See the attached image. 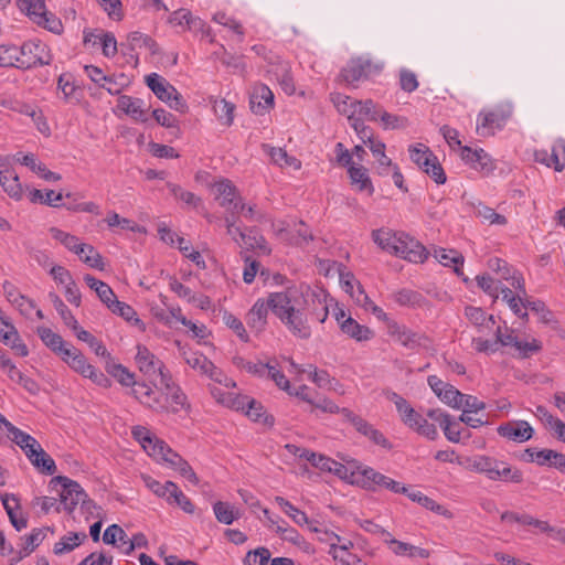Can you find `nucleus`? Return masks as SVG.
<instances>
[{"label":"nucleus","instance_id":"obj_25","mask_svg":"<svg viewBox=\"0 0 565 565\" xmlns=\"http://www.w3.org/2000/svg\"><path fill=\"white\" fill-rule=\"evenodd\" d=\"M387 334L407 349H414L420 345L422 340H424L422 334L413 332L407 327L396 321H387Z\"/></svg>","mask_w":565,"mask_h":565},{"label":"nucleus","instance_id":"obj_5","mask_svg":"<svg viewBox=\"0 0 565 565\" xmlns=\"http://www.w3.org/2000/svg\"><path fill=\"white\" fill-rule=\"evenodd\" d=\"M472 470L483 473L488 479L520 483L522 473L508 463L487 456H476L470 463Z\"/></svg>","mask_w":565,"mask_h":565},{"label":"nucleus","instance_id":"obj_45","mask_svg":"<svg viewBox=\"0 0 565 565\" xmlns=\"http://www.w3.org/2000/svg\"><path fill=\"white\" fill-rule=\"evenodd\" d=\"M76 255L87 266L98 269V270L105 269L104 258L93 245L84 243L83 245H81Z\"/></svg>","mask_w":565,"mask_h":565},{"label":"nucleus","instance_id":"obj_26","mask_svg":"<svg viewBox=\"0 0 565 565\" xmlns=\"http://www.w3.org/2000/svg\"><path fill=\"white\" fill-rule=\"evenodd\" d=\"M250 109L256 115H264L274 106V94L269 87L264 84H257L253 87L250 99Z\"/></svg>","mask_w":565,"mask_h":565},{"label":"nucleus","instance_id":"obj_19","mask_svg":"<svg viewBox=\"0 0 565 565\" xmlns=\"http://www.w3.org/2000/svg\"><path fill=\"white\" fill-rule=\"evenodd\" d=\"M396 256L411 263H424L428 256L426 248L416 239L404 232H399Z\"/></svg>","mask_w":565,"mask_h":565},{"label":"nucleus","instance_id":"obj_35","mask_svg":"<svg viewBox=\"0 0 565 565\" xmlns=\"http://www.w3.org/2000/svg\"><path fill=\"white\" fill-rule=\"evenodd\" d=\"M374 243L383 250L396 256L399 232L390 228H379L372 232Z\"/></svg>","mask_w":565,"mask_h":565},{"label":"nucleus","instance_id":"obj_23","mask_svg":"<svg viewBox=\"0 0 565 565\" xmlns=\"http://www.w3.org/2000/svg\"><path fill=\"white\" fill-rule=\"evenodd\" d=\"M132 436L139 441L145 451L156 460L162 457L163 451L168 448V445L163 440L156 438L146 427H135L132 429Z\"/></svg>","mask_w":565,"mask_h":565},{"label":"nucleus","instance_id":"obj_21","mask_svg":"<svg viewBox=\"0 0 565 565\" xmlns=\"http://www.w3.org/2000/svg\"><path fill=\"white\" fill-rule=\"evenodd\" d=\"M428 385L437 397L455 409H460V398L462 393L454 385L444 382L436 375H429L427 379Z\"/></svg>","mask_w":565,"mask_h":565},{"label":"nucleus","instance_id":"obj_34","mask_svg":"<svg viewBox=\"0 0 565 565\" xmlns=\"http://www.w3.org/2000/svg\"><path fill=\"white\" fill-rule=\"evenodd\" d=\"M36 333L42 342L61 359L63 358L64 352L70 349L71 344H67L60 334L55 333L47 327H39L36 329Z\"/></svg>","mask_w":565,"mask_h":565},{"label":"nucleus","instance_id":"obj_16","mask_svg":"<svg viewBox=\"0 0 565 565\" xmlns=\"http://www.w3.org/2000/svg\"><path fill=\"white\" fill-rule=\"evenodd\" d=\"M135 361L139 371L146 376L151 377L158 374L160 376V381H162L163 375L170 374L166 371L163 362L159 360L146 345H137Z\"/></svg>","mask_w":565,"mask_h":565},{"label":"nucleus","instance_id":"obj_24","mask_svg":"<svg viewBox=\"0 0 565 565\" xmlns=\"http://www.w3.org/2000/svg\"><path fill=\"white\" fill-rule=\"evenodd\" d=\"M532 426L525 420H511L498 427V434L509 440L524 443L533 436Z\"/></svg>","mask_w":565,"mask_h":565},{"label":"nucleus","instance_id":"obj_14","mask_svg":"<svg viewBox=\"0 0 565 565\" xmlns=\"http://www.w3.org/2000/svg\"><path fill=\"white\" fill-rule=\"evenodd\" d=\"M168 23L174 28H180L181 32L191 31L195 34H201L202 38H209L210 42L214 41L211 29L199 17L192 14L188 9L181 8L173 11L169 18Z\"/></svg>","mask_w":565,"mask_h":565},{"label":"nucleus","instance_id":"obj_6","mask_svg":"<svg viewBox=\"0 0 565 565\" xmlns=\"http://www.w3.org/2000/svg\"><path fill=\"white\" fill-rule=\"evenodd\" d=\"M51 483L61 486L60 497L64 510L72 512L79 503L81 509L89 514H93V510L97 509L96 504L87 499V494L76 481L67 477L57 476L51 480Z\"/></svg>","mask_w":565,"mask_h":565},{"label":"nucleus","instance_id":"obj_39","mask_svg":"<svg viewBox=\"0 0 565 565\" xmlns=\"http://www.w3.org/2000/svg\"><path fill=\"white\" fill-rule=\"evenodd\" d=\"M390 398L395 404L402 422L409 428L414 427L420 417V414L417 413L409 403L398 394L392 393Z\"/></svg>","mask_w":565,"mask_h":565},{"label":"nucleus","instance_id":"obj_54","mask_svg":"<svg viewBox=\"0 0 565 565\" xmlns=\"http://www.w3.org/2000/svg\"><path fill=\"white\" fill-rule=\"evenodd\" d=\"M243 398L246 402L244 403V409L242 411L245 412L249 418L255 422H264L266 424L273 425V418L269 420L268 416L265 415L262 404L246 395H243Z\"/></svg>","mask_w":565,"mask_h":565},{"label":"nucleus","instance_id":"obj_28","mask_svg":"<svg viewBox=\"0 0 565 565\" xmlns=\"http://www.w3.org/2000/svg\"><path fill=\"white\" fill-rule=\"evenodd\" d=\"M271 310L270 294L267 299H258L247 312L246 322L249 328L262 331L267 324L268 310Z\"/></svg>","mask_w":565,"mask_h":565},{"label":"nucleus","instance_id":"obj_37","mask_svg":"<svg viewBox=\"0 0 565 565\" xmlns=\"http://www.w3.org/2000/svg\"><path fill=\"white\" fill-rule=\"evenodd\" d=\"M0 184L9 196L15 200L21 199L22 185L14 170L3 166V168L0 170Z\"/></svg>","mask_w":565,"mask_h":565},{"label":"nucleus","instance_id":"obj_33","mask_svg":"<svg viewBox=\"0 0 565 565\" xmlns=\"http://www.w3.org/2000/svg\"><path fill=\"white\" fill-rule=\"evenodd\" d=\"M275 501L281 508L285 514H287L297 525L303 526L307 525L310 531L320 532V530L315 526V522L309 520L307 514L303 511H300L289 501H287L282 497H276Z\"/></svg>","mask_w":565,"mask_h":565},{"label":"nucleus","instance_id":"obj_13","mask_svg":"<svg viewBox=\"0 0 565 565\" xmlns=\"http://www.w3.org/2000/svg\"><path fill=\"white\" fill-rule=\"evenodd\" d=\"M19 50V68H30L36 65H49L52 55L47 45L40 40L24 42Z\"/></svg>","mask_w":565,"mask_h":565},{"label":"nucleus","instance_id":"obj_63","mask_svg":"<svg viewBox=\"0 0 565 565\" xmlns=\"http://www.w3.org/2000/svg\"><path fill=\"white\" fill-rule=\"evenodd\" d=\"M18 7L33 21L36 14L46 12L45 0H18Z\"/></svg>","mask_w":565,"mask_h":565},{"label":"nucleus","instance_id":"obj_32","mask_svg":"<svg viewBox=\"0 0 565 565\" xmlns=\"http://www.w3.org/2000/svg\"><path fill=\"white\" fill-rule=\"evenodd\" d=\"M131 394L136 399L139 401V403L152 409L153 412L158 413V411H160V407H162L160 394H157L145 382H138L135 388H132Z\"/></svg>","mask_w":565,"mask_h":565},{"label":"nucleus","instance_id":"obj_52","mask_svg":"<svg viewBox=\"0 0 565 565\" xmlns=\"http://www.w3.org/2000/svg\"><path fill=\"white\" fill-rule=\"evenodd\" d=\"M49 298L54 309L57 311L63 322L71 329L77 328V320L72 315L67 306L63 302L58 295L55 292H50Z\"/></svg>","mask_w":565,"mask_h":565},{"label":"nucleus","instance_id":"obj_47","mask_svg":"<svg viewBox=\"0 0 565 565\" xmlns=\"http://www.w3.org/2000/svg\"><path fill=\"white\" fill-rule=\"evenodd\" d=\"M109 310H111V312L120 316L126 321L131 322L132 324L137 326L140 331L146 330V324L138 318L136 310L131 306H129L125 302H121L119 300H116L113 303V306L109 308Z\"/></svg>","mask_w":565,"mask_h":565},{"label":"nucleus","instance_id":"obj_30","mask_svg":"<svg viewBox=\"0 0 565 565\" xmlns=\"http://www.w3.org/2000/svg\"><path fill=\"white\" fill-rule=\"evenodd\" d=\"M383 534L387 537L384 540L392 550V552L398 556H407L411 558H428L430 553L428 550L412 545L391 537V534L383 530Z\"/></svg>","mask_w":565,"mask_h":565},{"label":"nucleus","instance_id":"obj_43","mask_svg":"<svg viewBox=\"0 0 565 565\" xmlns=\"http://www.w3.org/2000/svg\"><path fill=\"white\" fill-rule=\"evenodd\" d=\"M405 494L412 501L419 503L422 507H424L427 510H430V511H433V512H435V513H437L439 515H443L446 519H452L454 518V513L450 510H448L444 505L437 503L435 500H433L431 498L425 495L420 491H416V492H408L407 491V493H405Z\"/></svg>","mask_w":565,"mask_h":565},{"label":"nucleus","instance_id":"obj_59","mask_svg":"<svg viewBox=\"0 0 565 565\" xmlns=\"http://www.w3.org/2000/svg\"><path fill=\"white\" fill-rule=\"evenodd\" d=\"M550 160L553 164V168L555 171L561 172L565 168V140L564 139H557L554 141Z\"/></svg>","mask_w":565,"mask_h":565},{"label":"nucleus","instance_id":"obj_49","mask_svg":"<svg viewBox=\"0 0 565 565\" xmlns=\"http://www.w3.org/2000/svg\"><path fill=\"white\" fill-rule=\"evenodd\" d=\"M296 455L299 458L307 460L311 463L312 467L319 469L322 472H329L330 465H332L331 458L322 454L310 451L308 449H297Z\"/></svg>","mask_w":565,"mask_h":565},{"label":"nucleus","instance_id":"obj_2","mask_svg":"<svg viewBox=\"0 0 565 565\" xmlns=\"http://www.w3.org/2000/svg\"><path fill=\"white\" fill-rule=\"evenodd\" d=\"M295 286L299 292L296 294V296L298 298L301 297L302 305L306 306L310 321L323 323L333 305V298L326 289L318 286L312 287L307 284H299Z\"/></svg>","mask_w":565,"mask_h":565},{"label":"nucleus","instance_id":"obj_12","mask_svg":"<svg viewBox=\"0 0 565 565\" xmlns=\"http://www.w3.org/2000/svg\"><path fill=\"white\" fill-rule=\"evenodd\" d=\"M212 193L218 205L227 211V214H238V211H245V203L230 180L222 179L213 183Z\"/></svg>","mask_w":565,"mask_h":565},{"label":"nucleus","instance_id":"obj_55","mask_svg":"<svg viewBox=\"0 0 565 565\" xmlns=\"http://www.w3.org/2000/svg\"><path fill=\"white\" fill-rule=\"evenodd\" d=\"M213 510L217 521L223 524H232L239 516L238 511L226 502H216L213 505Z\"/></svg>","mask_w":565,"mask_h":565},{"label":"nucleus","instance_id":"obj_64","mask_svg":"<svg viewBox=\"0 0 565 565\" xmlns=\"http://www.w3.org/2000/svg\"><path fill=\"white\" fill-rule=\"evenodd\" d=\"M270 559V552L266 547H258L249 551L243 559L244 565H267Z\"/></svg>","mask_w":565,"mask_h":565},{"label":"nucleus","instance_id":"obj_40","mask_svg":"<svg viewBox=\"0 0 565 565\" xmlns=\"http://www.w3.org/2000/svg\"><path fill=\"white\" fill-rule=\"evenodd\" d=\"M210 392L217 403L235 411L244 409L246 401L243 398V395L235 392H225L217 386H211Z\"/></svg>","mask_w":565,"mask_h":565},{"label":"nucleus","instance_id":"obj_4","mask_svg":"<svg viewBox=\"0 0 565 565\" xmlns=\"http://www.w3.org/2000/svg\"><path fill=\"white\" fill-rule=\"evenodd\" d=\"M513 115V105L501 102L494 107L481 110L477 116L476 132L480 137H491L502 130Z\"/></svg>","mask_w":565,"mask_h":565},{"label":"nucleus","instance_id":"obj_3","mask_svg":"<svg viewBox=\"0 0 565 565\" xmlns=\"http://www.w3.org/2000/svg\"><path fill=\"white\" fill-rule=\"evenodd\" d=\"M177 344L179 347L180 355L191 369L226 388H235L236 383L204 354L191 351L190 349L182 347L179 342H177Z\"/></svg>","mask_w":565,"mask_h":565},{"label":"nucleus","instance_id":"obj_17","mask_svg":"<svg viewBox=\"0 0 565 565\" xmlns=\"http://www.w3.org/2000/svg\"><path fill=\"white\" fill-rule=\"evenodd\" d=\"M380 71L381 67L369 60L354 58L342 68L340 78L347 84H354L355 82L366 78Z\"/></svg>","mask_w":565,"mask_h":565},{"label":"nucleus","instance_id":"obj_8","mask_svg":"<svg viewBox=\"0 0 565 565\" xmlns=\"http://www.w3.org/2000/svg\"><path fill=\"white\" fill-rule=\"evenodd\" d=\"M161 385V405L158 413L179 414L180 412L189 413L191 405L183 390L173 380L171 374L163 375L160 381Z\"/></svg>","mask_w":565,"mask_h":565},{"label":"nucleus","instance_id":"obj_58","mask_svg":"<svg viewBox=\"0 0 565 565\" xmlns=\"http://www.w3.org/2000/svg\"><path fill=\"white\" fill-rule=\"evenodd\" d=\"M33 22L55 34H61L63 31L61 20L49 11L41 15L36 14Z\"/></svg>","mask_w":565,"mask_h":565},{"label":"nucleus","instance_id":"obj_42","mask_svg":"<svg viewBox=\"0 0 565 565\" xmlns=\"http://www.w3.org/2000/svg\"><path fill=\"white\" fill-rule=\"evenodd\" d=\"M435 258L443 266L452 267L458 276L462 275L465 258L459 252L455 249L439 248L435 250Z\"/></svg>","mask_w":565,"mask_h":565},{"label":"nucleus","instance_id":"obj_22","mask_svg":"<svg viewBox=\"0 0 565 565\" xmlns=\"http://www.w3.org/2000/svg\"><path fill=\"white\" fill-rule=\"evenodd\" d=\"M461 158L473 170L479 171L482 174H489L495 168L492 158L483 149L462 147Z\"/></svg>","mask_w":565,"mask_h":565},{"label":"nucleus","instance_id":"obj_1","mask_svg":"<svg viewBox=\"0 0 565 565\" xmlns=\"http://www.w3.org/2000/svg\"><path fill=\"white\" fill-rule=\"evenodd\" d=\"M296 294L299 292L295 285L284 291L270 292L271 311L292 335L305 340L312 334L311 321L301 297Z\"/></svg>","mask_w":565,"mask_h":565},{"label":"nucleus","instance_id":"obj_50","mask_svg":"<svg viewBox=\"0 0 565 565\" xmlns=\"http://www.w3.org/2000/svg\"><path fill=\"white\" fill-rule=\"evenodd\" d=\"M348 172L351 183L356 185L359 191H367L370 195L373 193V185L367 175V171L363 167L350 166Z\"/></svg>","mask_w":565,"mask_h":565},{"label":"nucleus","instance_id":"obj_7","mask_svg":"<svg viewBox=\"0 0 565 565\" xmlns=\"http://www.w3.org/2000/svg\"><path fill=\"white\" fill-rule=\"evenodd\" d=\"M25 454L30 462L42 473L52 476L56 471V465L47 455L40 443L26 433H19L14 441Z\"/></svg>","mask_w":565,"mask_h":565},{"label":"nucleus","instance_id":"obj_60","mask_svg":"<svg viewBox=\"0 0 565 565\" xmlns=\"http://www.w3.org/2000/svg\"><path fill=\"white\" fill-rule=\"evenodd\" d=\"M103 541L105 544L110 545H115L119 542L120 546H126L128 543V536L119 525L111 524L105 530Z\"/></svg>","mask_w":565,"mask_h":565},{"label":"nucleus","instance_id":"obj_62","mask_svg":"<svg viewBox=\"0 0 565 565\" xmlns=\"http://www.w3.org/2000/svg\"><path fill=\"white\" fill-rule=\"evenodd\" d=\"M19 50L15 45H0V66L19 67Z\"/></svg>","mask_w":565,"mask_h":565},{"label":"nucleus","instance_id":"obj_57","mask_svg":"<svg viewBox=\"0 0 565 565\" xmlns=\"http://www.w3.org/2000/svg\"><path fill=\"white\" fill-rule=\"evenodd\" d=\"M167 188L174 199L182 201L188 206L196 207L201 204V199L194 193L182 189L180 185L174 183H167Z\"/></svg>","mask_w":565,"mask_h":565},{"label":"nucleus","instance_id":"obj_41","mask_svg":"<svg viewBox=\"0 0 565 565\" xmlns=\"http://www.w3.org/2000/svg\"><path fill=\"white\" fill-rule=\"evenodd\" d=\"M84 281L90 289H93L97 294L100 301L105 303L108 309L117 300L113 289L106 282L96 279L92 275H85Z\"/></svg>","mask_w":565,"mask_h":565},{"label":"nucleus","instance_id":"obj_27","mask_svg":"<svg viewBox=\"0 0 565 565\" xmlns=\"http://www.w3.org/2000/svg\"><path fill=\"white\" fill-rule=\"evenodd\" d=\"M157 461L167 462L171 468L179 471V473L191 483H199V478L196 473L193 471L192 467L181 456L174 452L169 446L163 451V456L159 457Z\"/></svg>","mask_w":565,"mask_h":565},{"label":"nucleus","instance_id":"obj_20","mask_svg":"<svg viewBox=\"0 0 565 565\" xmlns=\"http://www.w3.org/2000/svg\"><path fill=\"white\" fill-rule=\"evenodd\" d=\"M343 417L351 423V425L363 436L367 437L372 443L379 445L383 448H391L390 441L384 437V435L375 429L370 423H367L362 417L353 414L348 408H342Z\"/></svg>","mask_w":565,"mask_h":565},{"label":"nucleus","instance_id":"obj_36","mask_svg":"<svg viewBox=\"0 0 565 565\" xmlns=\"http://www.w3.org/2000/svg\"><path fill=\"white\" fill-rule=\"evenodd\" d=\"M340 330L343 334L358 342L369 341L374 337L373 330L364 324H360L352 317H348L347 320L343 321Z\"/></svg>","mask_w":565,"mask_h":565},{"label":"nucleus","instance_id":"obj_44","mask_svg":"<svg viewBox=\"0 0 565 565\" xmlns=\"http://www.w3.org/2000/svg\"><path fill=\"white\" fill-rule=\"evenodd\" d=\"M269 72L273 73L286 94L291 95L295 93L294 78L290 74V67L287 62H277L276 66L270 68Z\"/></svg>","mask_w":565,"mask_h":565},{"label":"nucleus","instance_id":"obj_9","mask_svg":"<svg viewBox=\"0 0 565 565\" xmlns=\"http://www.w3.org/2000/svg\"><path fill=\"white\" fill-rule=\"evenodd\" d=\"M62 360L74 372L78 373L83 377L89 379L96 385L105 388L111 385L110 380L102 371L88 363L85 355L74 345H70V349L64 352Z\"/></svg>","mask_w":565,"mask_h":565},{"label":"nucleus","instance_id":"obj_61","mask_svg":"<svg viewBox=\"0 0 565 565\" xmlns=\"http://www.w3.org/2000/svg\"><path fill=\"white\" fill-rule=\"evenodd\" d=\"M109 373L114 376L122 386H128L135 388L137 385V381L135 379V373L130 372L122 364H115Z\"/></svg>","mask_w":565,"mask_h":565},{"label":"nucleus","instance_id":"obj_31","mask_svg":"<svg viewBox=\"0 0 565 565\" xmlns=\"http://www.w3.org/2000/svg\"><path fill=\"white\" fill-rule=\"evenodd\" d=\"M117 108L134 120L146 122L148 120L147 113L143 109V102L139 98L122 95L117 99Z\"/></svg>","mask_w":565,"mask_h":565},{"label":"nucleus","instance_id":"obj_38","mask_svg":"<svg viewBox=\"0 0 565 565\" xmlns=\"http://www.w3.org/2000/svg\"><path fill=\"white\" fill-rule=\"evenodd\" d=\"M86 539L87 535L84 532H68L66 535L62 536L58 542L54 544L53 553L57 556L71 553L76 547H78Z\"/></svg>","mask_w":565,"mask_h":565},{"label":"nucleus","instance_id":"obj_53","mask_svg":"<svg viewBox=\"0 0 565 565\" xmlns=\"http://www.w3.org/2000/svg\"><path fill=\"white\" fill-rule=\"evenodd\" d=\"M234 105L226 99L214 100L213 110L217 120L224 126H231L234 120Z\"/></svg>","mask_w":565,"mask_h":565},{"label":"nucleus","instance_id":"obj_29","mask_svg":"<svg viewBox=\"0 0 565 565\" xmlns=\"http://www.w3.org/2000/svg\"><path fill=\"white\" fill-rule=\"evenodd\" d=\"M488 267L491 270L498 273L500 278L511 281V286L514 289L521 290L523 294H525L524 279L518 275L515 270L510 268L505 260L498 257L490 258L488 260Z\"/></svg>","mask_w":565,"mask_h":565},{"label":"nucleus","instance_id":"obj_51","mask_svg":"<svg viewBox=\"0 0 565 565\" xmlns=\"http://www.w3.org/2000/svg\"><path fill=\"white\" fill-rule=\"evenodd\" d=\"M267 153L270 157L271 161L275 164H278L280 167H290L295 170H299L301 168V162L295 157L288 156L286 150L282 148H275V147H266Z\"/></svg>","mask_w":565,"mask_h":565},{"label":"nucleus","instance_id":"obj_48","mask_svg":"<svg viewBox=\"0 0 565 565\" xmlns=\"http://www.w3.org/2000/svg\"><path fill=\"white\" fill-rule=\"evenodd\" d=\"M296 455L299 458L307 460L311 463L312 467L319 469L322 472H329L330 465H332L331 458L322 454L310 451L308 449H297Z\"/></svg>","mask_w":565,"mask_h":565},{"label":"nucleus","instance_id":"obj_11","mask_svg":"<svg viewBox=\"0 0 565 565\" xmlns=\"http://www.w3.org/2000/svg\"><path fill=\"white\" fill-rule=\"evenodd\" d=\"M408 151L412 161L427 173L436 183L444 184L446 182V174L443 167L438 162L437 157L427 146L417 143L415 146H411Z\"/></svg>","mask_w":565,"mask_h":565},{"label":"nucleus","instance_id":"obj_15","mask_svg":"<svg viewBox=\"0 0 565 565\" xmlns=\"http://www.w3.org/2000/svg\"><path fill=\"white\" fill-rule=\"evenodd\" d=\"M358 473L361 477V480H356V482H361V484L367 490L375 491L383 488L393 493H407V487L381 472H377L371 467H358Z\"/></svg>","mask_w":565,"mask_h":565},{"label":"nucleus","instance_id":"obj_46","mask_svg":"<svg viewBox=\"0 0 565 565\" xmlns=\"http://www.w3.org/2000/svg\"><path fill=\"white\" fill-rule=\"evenodd\" d=\"M466 317L469 321L478 328V331L483 329L490 330L495 323L493 316H487L486 312L478 307H467Z\"/></svg>","mask_w":565,"mask_h":565},{"label":"nucleus","instance_id":"obj_56","mask_svg":"<svg viewBox=\"0 0 565 565\" xmlns=\"http://www.w3.org/2000/svg\"><path fill=\"white\" fill-rule=\"evenodd\" d=\"M477 216L489 225H500L503 226L508 223V220L504 215L497 213L493 209L479 204L476 209Z\"/></svg>","mask_w":565,"mask_h":565},{"label":"nucleus","instance_id":"obj_10","mask_svg":"<svg viewBox=\"0 0 565 565\" xmlns=\"http://www.w3.org/2000/svg\"><path fill=\"white\" fill-rule=\"evenodd\" d=\"M146 83L151 92L170 108L181 114L188 111V105L182 95L164 77L157 73H151L146 77Z\"/></svg>","mask_w":565,"mask_h":565},{"label":"nucleus","instance_id":"obj_18","mask_svg":"<svg viewBox=\"0 0 565 565\" xmlns=\"http://www.w3.org/2000/svg\"><path fill=\"white\" fill-rule=\"evenodd\" d=\"M331 102L333 103L337 110L345 115L351 122V126L358 134H365L366 126L362 121V119L356 118L358 113V100L352 99L351 97L343 95L341 93L331 94Z\"/></svg>","mask_w":565,"mask_h":565}]
</instances>
